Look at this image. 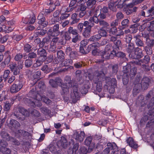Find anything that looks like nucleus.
<instances>
[{"instance_id": "nucleus-1", "label": "nucleus", "mask_w": 154, "mask_h": 154, "mask_svg": "<svg viewBox=\"0 0 154 154\" xmlns=\"http://www.w3.org/2000/svg\"><path fill=\"white\" fill-rule=\"evenodd\" d=\"M51 9H45L42 11L38 15L37 19L38 20V26L37 27V29L39 30L42 28H43L44 27L46 26L48 24V21H46L45 18L44 16L43 15H47L49 14L53 11Z\"/></svg>"}, {"instance_id": "nucleus-2", "label": "nucleus", "mask_w": 154, "mask_h": 154, "mask_svg": "<svg viewBox=\"0 0 154 154\" xmlns=\"http://www.w3.org/2000/svg\"><path fill=\"white\" fill-rule=\"evenodd\" d=\"M59 28V24H56L54 25L52 28L48 30L47 34L48 35L52 37L57 36L60 33Z\"/></svg>"}, {"instance_id": "nucleus-3", "label": "nucleus", "mask_w": 154, "mask_h": 154, "mask_svg": "<svg viewBox=\"0 0 154 154\" xmlns=\"http://www.w3.org/2000/svg\"><path fill=\"white\" fill-rule=\"evenodd\" d=\"M78 88L77 85H74L72 87L73 91L70 94V97L74 103H76L79 98V93Z\"/></svg>"}, {"instance_id": "nucleus-4", "label": "nucleus", "mask_w": 154, "mask_h": 154, "mask_svg": "<svg viewBox=\"0 0 154 154\" xmlns=\"http://www.w3.org/2000/svg\"><path fill=\"white\" fill-rule=\"evenodd\" d=\"M39 97H40V95L37 93L36 89H32L29 92L27 97H26L24 101L25 103L28 104V102L26 101V99H29L30 101L33 100V99H35Z\"/></svg>"}, {"instance_id": "nucleus-5", "label": "nucleus", "mask_w": 154, "mask_h": 154, "mask_svg": "<svg viewBox=\"0 0 154 154\" xmlns=\"http://www.w3.org/2000/svg\"><path fill=\"white\" fill-rule=\"evenodd\" d=\"M151 83V79L147 77L144 76L141 81V86L142 89L143 90L146 89Z\"/></svg>"}, {"instance_id": "nucleus-6", "label": "nucleus", "mask_w": 154, "mask_h": 154, "mask_svg": "<svg viewBox=\"0 0 154 154\" xmlns=\"http://www.w3.org/2000/svg\"><path fill=\"white\" fill-rule=\"evenodd\" d=\"M23 83L21 80H20L18 84H14L10 88V91L12 93H16L19 91L22 88Z\"/></svg>"}, {"instance_id": "nucleus-7", "label": "nucleus", "mask_w": 154, "mask_h": 154, "mask_svg": "<svg viewBox=\"0 0 154 154\" xmlns=\"http://www.w3.org/2000/svg\"><path fill=\"white\" fill-rule=\"evenodd\" d=\"M135 48L134 43H131L128 44L126 48V50L129 54V56L130 58H134V52Z\"/></svg>"}, {"instance_id": "nucleus-8", "label": "nucleus", "mask_w": 154, "mask_h": 154, "mask_svg": "<svg viewBox=\"0 0 154 154\" xmlns=\"http://www.w3.org/2000/svg\"><path fill=\"white\" fill-rule=\"evenodd\" d=\"M67 31L70 34H72L73 35H75L72 38V42L74 43H76L78 41L79 35L77 30L73 29L72 27H70Z\"/></svg>"}, {"instance_id": "nucleus-9", "label": "nucleus", "mask_w": 154, "mask_h": 154, "mask_svg": "<svg viewBox=\"0 0 154 154\" xmlns=\"http://www.w3.org/2000/svg\"><path fill=\"white\" fill-rule=\"evenodd\" d=\"M9 67L11 71L13 72L14 75H19L20 74V70L18 69L16 63H10L9 65Z\"/></svg>"}, {"instance_id": "nucleus-10", "label": "nucleus", "mask_w": 154, "mask_h": 154, "mask_svg": "<svg viewBox=\"0 0 154 154\" xmlns=\"http://www.w3.org/2000/svg\"><path fill=\"white\" fill-rule=\"evenodd\" d=\"M140 36L139 35H134L133 39L136 45L139 47H144L145 44L143 41L141 39Z\"/></svg>"}, {"instance_id": "nucleus-11", "label": "nucleus", "mask_w": 154, "mask_h": 154, "mask_svg": "<svg viewBox=\"0 0 154 154\" xmlns=\"http://www.w3.org/2000/svg\"><path fill=\"white\" fill-rule=\"evenodd\" d=\"M73 136L75 139L82 142L85 138V135L84 131H81L79 134L76 131H74Z\"/></svg>"}, {"instance_id": "nucleus-12", "label": "nucleus", "mask_w": 154, "mask_h": 154, "mask_svg": "<svg viewBox=\"0 0 154 154\" xmlns=\"http://www.w3.org/2000/svg\"><path fill=\"white\" fill-rule=\"evenodd\" d=\"M40 99V97H39L35 99H33V100L32 101H30L29 99H27L26 101L28 102V104L33 107H34L35 106H40L42 105V104L39 101Z\"/></svg>"}, {"instance_id": "nucleus-13", "label": "nucleus", "mask_w": 154, "mask_h": 154, "mask_svg": "<svg viewBox=\"0 0 154 154\" xmlns=\"http://www.w3.org/2000/svg\"><path fill=\"white\" fill-rule=\"evenodd\" d=\"M20 126V123L14 119L10 120L9 124V127L12 130H14L18 128Z\"/></svg>"}, {"instance_id": "nucleus-14", "label": "nucleus", "mask_w": 154, "mask_h": 154, "mask_svg": "<svg viewBox=\"0 0 154 154\" xmlns=\"http://www.w3.org/2000/svg\"><path fill=\"white\" fill-rule=\"evenodd\" d=\"M0 135L3 139L7 141H9L11 139L14 138L10 137L8 133L4 130H2L1 131Z\"/></svg>"}, {"instance_id": "nucleus-15", "label": "nucleus", "mask_w": 154, "mask_h": 154, "mask_svg": "<svg viewBox=\"0 0 154 154\" xmlns=\"http://www.w3.org/2000/svg\"><path fill=\"white\" fill-rule=\"evenodd\" d=\"M102 57L106 60L112 59L114 57L113 52L103 51L101 53Z\"/></svg>"}, {"instance_id": "nucleus-16", "label": "nucleus", "mask_w": 154, "mask_h": 154, "mask_svg": "<svg viewBox=\"0 0 154 154\" xmlns=\"http://www.w3.org/2000/svg\"><path fill=\"white\" fill-rule=\"evenodd\" d=\"M37 54L40 56V57L41 58L42 57L43 59L45 60L46 59L47 53L45 49L42 48H38L37 51Z\"/></svg>"}, {"instance_id": "nucleus-17", "label": "nucleus", "mask_w": 154, "mask_h": 154, "mask_svg": "<svg viewBox=\"0 0 154 154\" xmlns=\"http://www.w3.org/2000/svg\"><path fill=\"white\" fill-rule=\"evenodd\" d=\"M114 45L112 47L113 50L112 51H114L115 50L120 51L122 46L121 41L119 40H117L114 43Z\"/></svg>"}, {"instance_id": "nucleus-18", "label": "nucleus", "mask_w": 154, "mask_h": 154, "mask_svg": "<svg viewBox=\"0 0 154 154\" xmlns=\"http://www.w3.org/2000/svg\"><path fill=\"white\" fill-rule=\"evenodd\" d=\"M79 147V144L78 143H76L73 146L72 149H70L69 150L68 152L69 154H76L79 153V150H78Z\"/></svg>"}, {"instance_id": "nucleus-19", "label": "nucleus", "mask_w": 154, "mask_h": 154, "mask_svg": "<svg viewBox=\"0 0 154 154\" xmlns=\"http://www.w3.org/2000/svg\"><path fill=\"white\" fill-rule=\"evenodd\" d=\"M127 143L129 146L133 149H136L138 147V145L134 141V140L131 137H129L127 140Z\"/></svg>"}, {"instance_id": "nucleus-20", "label": "nucleus", "mask_w": 154, "mask_h": 154, "mask_svg": "<svg viewBox=\"0 0 154 154\" xmlns=\"http://www.w3.org/2000/svg\"><path fill=\"white\" fill-rule=\"evenodd\" d=\"M60 146L63 148H66L68 146V143L66 139L64 137H62L61 140L59 143Z\"/></svg>"}, {"instance_id": "nucleus-21", "label": "nucleus", "mask_w": 154, "mask_h": 154, "mask_svg": "<svg viewBox=\"0 0 154 154\" xmlns=\"http://www.w3.org/2000/svg\"><path fill=\"white\" fill-rule=\"evenodd\" d=\"M99 25L100 26H102L101 28H103V29H107L109 28L110 27L109 23L104 20H100Z\"/></svg>"}, {"instance_id": "nucleus-22", "label": "nucleus", "mask_w": 154, "mask_h": 154, "mask_svg": "<svg viewBox=\"0 0 154 154\" xmlns=\"http://www.w3.org/2000/svg\"><path fill=\"white\" fill-rule=\"evenodd\" d=\"M107 29V31L109 33V36H111L112 35H116L117 32V29L116 27H112L111 28L110 26L109 28H108Z\"/></svg>"}, {"instance_id": "nucleus-23", "label": "nucleus", "mask_w": 154, "mask_h": 154, "mask_svg": "<svg viewBox=\"0 0 154 154\" xmlns=\"http://www.w3.org/2000/svg\"><path fill=\"white\" fill-rule=\"evenodd\" d=\"M61 87L63 91V93L64 94H66L68 93L69 89L70 87L67 85L66 84L63 83L61 84Z\"/></svg>"}, {"instance_id": "nucleus-24", "label": "nucleus", "mask_w": 154, "mask_h": 154, "mask_svg": "<svg viewBox=\"0 0 154 154\" xmlns=\"http://www.w3.org/2000/svg\"><path fill=\"white\" fill-rule=\"evenodd\" d=\"M45 60L40 57H38L36 60L35 62L33 64L34 66L37 67L42 65Z\"/></svg>"}, {"instance_id": "nucleus-25", "label": "nucleus", "mask_w": 154, "mask_h": 154, "mask_svg": "<svg viewBox=\"0 0 154 154\" xmlns=\"http://www.w3.org/2000/svg\"><path fill=\"white\" fill-rule=\"evenodd\" d=\"M5 146L0 148V152L3 154H11V149Z\"/></svg>"}, {"instance_id": "nucleus-26", "label": "nucleus", "mask_w": 154, "mask_h": 154, "mask_svg": "<svg viewBox=\"0 0 154 154\" xmlns=\"http://www.w3.org/2000/svg\"><path fill=\"white\" fill-rule=\"evenodd\" d=\"M119 51H117L116 50H115L114 51H112L113 53L114 56H115L121 58H125L126 56L125 54L123 52Z\"/></svg>"}, {"instance_id": "nucleus-27", "label": "nucleus", "mask_w": 154, "mask_h": 154, "mask_svg": "<svg viewBox=\"0 0 154 154\" xmlns=\"http://www.w3.org/2000/svg\"><path fill=\"white\" fill-rule=\"evenodd\" d=\"M65 82L64 84H66L69 87H71L72 86V81L71 80V78L70 76H66L64 79Z\"/></svg>"}, {"instance_id": "nucleus-28", "label": "nucleus", "mask_w": 154, "mask_h": 154, "mask_svg": "<svg viewBox=\"0 0 154 154\" xmlns=\"http://www.w3.org/2000/svg\"><path fill=\"white\" fill-rule=\"evenodd\" d=\"M137 48L138 49V51L137 52H134V56H135V57L134 58H131L132 59H135V58H140L142 57L143 56V52L142 50L139 48L138 47Z\"/></svg>"}, {"instance_id": "nucleus-29", "label": "nucleus", "mask_w": 154, "mask_h": 154, "mask_svg": "<svg viewBox=\"0 0 154 154\" xmlns=\"http://www.w3.org/2000/svg\"><path fill=\"white\" fill-rule=\"evenodd\" d=\"M89 24V22L88 21H85L83 23H79L78 25V29L80 32H82L83 28V27H86Z\"/></svg>"}, {"instance_id": "nucleus-30", "label": "nucleus", "mask_w": 154, "mask_h": 154, "mask_svg": "<svg viewBox=\"0 0 154 154\" xmlns=\"http://www.w3.org/2000/svg\"><path fill=\"white\" fill-rule=\"evenodd\" d=\"M109 66H111L112 68V74L114 75L116 74L119 70L118 64H116L113 65L111 64L109 65Z\"/></svg>"}, {"instance_id": "nucleus-31", "label": "nucleus", "mask_w": 154, "mask_h": 154, "mask_svg": "<svg viewBox=\"0 0 154 154\" xmlns=\"http://www.w3.org/2000/svg\"><path fill=\"white\" fill-rule=\"evenodd\" d=\"M105 29H103V28H100L98 31V33L101 35V37H106L108 36L107 31H106Z\"/></svg>"}, {"instance_id": "nucleus-32", "label": "nucleus", "mask_w": 154, "mask_h": 154, "mask_svg": "<svg viewBox=\"0 0 154 154\" xmlns=\"http://www.w3.org/2000/svg\"><path fill=\"white\" fill-rule=\"evenodd\" d=\"M101 38V35L98 33V34L93 35L89 39V41L91 42H97Z\"/></svg>"}, {"instance_id": "nucleus-33", "label": "nucleus", "mask_w": 154, "mask_h": 154, "mask_svg": "<svg viewBox=\"0 0 154 154\" xmlns=\"http://www.w3.org/2000/svg\"><path fill=\"white\" fill-rule=\"evenodd\" d=\"M96 0H88L86 1V5L88 8H91L96 4Z\"/></svg>"}, {"instance_id": "nucleus-34", "label": "nucleus", "mask_w": 154, "mask_h": 154, "mask_svg": "<svg viewBox=\"0 0 154 154\" xmlns=\"http://www.w3.org/2000/svg\"><path fill=\"white\" fill-rule=\"evenodd\" d=\"M38 86L42 92H44L45 91L46 89V86L43 82L41 81L39 82L38 83Z\"/></svg>"}, {"instance_id": "nucleus-35", "label": "nucleus", "mask_w": 154, "mask_h": 154, "mask_svg": "<svg viewBox=\"0 0 154 154\" xmlns=\"http://www.w3.org/2000/svg\"><path fill=\"white\" fill-rule=\"evenodd\" d=\"M131 69L130 65V64H127L126 66H123L122 72L123 73V74L128 75L129 71Z\"/></svg>"}, {"instance_id": "nucleus-36", "label": "nucleus", "mask_w": 154, "mask_h": 154, "mask_svg": "<svg viewBox=\"0 0 154 154\" xmlns=\"http://www.w3.org/2000/svg\"><path fill=\"white\" fill-rule=\"evenodd\" d=\"M61 61V66H65L67 67H68L69 64H72V61L71 59H65Z\"/></svg>"}, {"instance_id": "nucleus-37", "label": "nucleus", "mask_w": 154, "mask_h": 154, "mask_svg": "<svg viewBox=\"0 0 154 154\" xmlns=\"http://www.w3.org/2000/svg\"><path fill=\"white\" fill-rule=\"evenodd\" d=\"M153 15H154V6H152L146 12V16L147 17H149Z\"/></svg>"}, {"instance_id": "nucleus-38", "label": "nucleus", "mask_w": 154, "mask_h": 154, "mask_svg": "<svg viewBox=\"0 0 154 154\" xmlns=\"http://www.w3.org/2000/svg\"><path fill=\"white\" fill-rule=\"evenodd\" d=\"M80 52L83 54H87L90 51L89 47H80Z\"/></svg>"}, {"instance_id": "nucleus-39", "label": "nucleus", "mask_w": 154, "mask_h": 154, "mask_svg": "<svg viewBox=\"0 0 154 154\" xmlns=\"http://www.w3.org/2000/svg\"><path fill=\"white\" fill-rule=\"evenodd\" d=\"M32 49V46L28 44H26L24 45L23 50L26 53H29L31 51Z\"/></svg>"}, {"instance_id": "nucleus-40", "label": "nucleus", "mask_w": 154, "mask_h": 154, "mask_svg": "<svg viewBox=\"0 0 154 154\" xmlns=\"http://www.w3.org/2000/svg\"><path fill=\"white\" fill-rule=\"evenodd\" d=\"M125 0H118L116 2L117 3V6L118 8H122L125 6Z\"/></svg>"}, {"instance_id": "nucleus-41", "label": "nucleus", "mask_w": 154, "mask_h": 154, "mask_svg": "<svg viewBox=\"0 0 154 154\" xmlns=\"http://www.w3.org/2000/svg\"><path fill=\"white\" fill-rule=\"evenodd\" d=\"M33 64L32 59L28 58L26 59L24 62L25 66L26 68H29L31 67Z\"/></svg>"}, {"instance_id": "nucleus-42", "label": "nucleus", "mask_w": 154, "mask_h": 154, "mask_svg": "<svg viewBox=\"0 0 154 154\" xmlns=\"http://www.w3.org/2000/svg\"><path fill=\"white\" fill-rule=\"evenodd\" d=\"M57 57L61 61L63 60L64 58V54L62 50L58 51L57 52Z\"/></svg>"}, {"instance_id": "nucleus-43", "label": "nucleus", "mask_w": 154, "mask_h": 154, "mask_svg": "<svg viewBox=\"0 0 154 154\" xmlns=\"http://www.w3.org/2000/svg\"><path fill=\"white\" fill-rule=\"evenodd\" d=\"M100 46V44L98 42H95L90 45L88 47L90 51L91 50L97 49Z\"/></svg>"}, {"instance_id": "nucleus-44", "label": "nucleus", "mask_w": 154, "mask_h": 154, "mask_svg": "<svg viewBox=\"0 0 154 154\" xmlns=\"http://www.w3.org/2000/svg\"><path fill=\"white\" fill-rule=\"evenodd\" d=\"M90 88L88 85H85L81 88L80 91L83 94H86L88 91V89Z\"/></svg>"}, {"instance_id": "nucleus-45", "label": "nucleus", "mask_w": 154, "mask_h": 154, "mask_svg": "<svg viewBox=\"0 0 154 154\" xmlns=\"http://www.w3.org/2000/svg\"><path fill=\"white\" fill-rule=\"evenodd\" d=\"M18 110L20 113L25 116H29V112L24 108L22 107H19Z\"/></svg>"}, {"instance_id": "nucleus-46", "label": "nucleus", "mask_w": 154, "mask_h": 154, "mask_svg": "<svg viewBox=\"0 0 154 154\" xmlns=\"http://www.w3.org/2000/svg\"><path fill=\"white\" fill-rule=\"evenodd\" d=\"M114 2H113L112 0L108 4V7L113 12H116L117 9L114 6Z\"/></svg>"}, {"instance_id": "nucleus-47", "label": "nucleus", "mask_w": 154, "mask_h": 154, "mask_svg": "<svg viewBox=\"0 0 154 154\" xmlns=\"http://www.w3.org/2000/svg\"><path fill=\"white\" fill-rule=\"evenodd\" d=\"M129 75L127 74H123L122 76L123 83L124 85H126L128 84L129 82Z\"/></svg>"}, {"instance_id": "nucleus-48", "label": "nucleus", "mask_w": 154, "mask_h": 154, "mask_svg": "<svg viewBox=\"0 0 154 154\" xmlns=\"http://www.w3.org/2000/svg\"><path fill=\"white\" fill-rule=\"evenodd\" d=\"M141 89V87L140 86V85L139 84L137 83L134 86L133 89V92L135 93H138L140 92Z\"/></svg>"}, {"instance_id": "nucleus-49", "label": "nucleus", "mask_w": 154, "mask_h": 154, "mask_svg": "<svg viewBox=\"0 0 154 154\" xmlns=\"http://www.w3.org/2000/svg\"><path fill=\"white\" fill-rule=\"evenodd\" d=\"M144 49L146 52L147 55H151L152 53V48L146 46H144Z\"/></svg>"}, {"instance_id": "nucleus-50", "label": "nucleus", "mask_w": 154, "mask_h": 154, "mask_svg": "<svg viewBox=\"0 0 154 154\" xmlns=\"http://www.w3.org/2000/svg\"><path fill=\"white\" fill-rule=\"evenodd\" d=\"M137 69L135 67L132 68L130 70V72L129 74L130 78L132 79L134 77L137 73Z\"/></svg>"}, {"instance_id": "nucleus-51", "label": "nucleus", "mask_w": 154, "mask_h": 154, "mask_svg": "<svg viewBox=\"0 0 154 154\" xmlns=\"http://www.w3.org/2000/svg\"><path fill=\"white\" fill-rule=\"evenodd\" d=\"M59 38L57 37V36L54 37L53 38L51 42L53 43L54 45H56V44L58 43H61L60 44L62 45H64L65 43H63V41H61V42H58L59 40Z\"/></svg>"}, {"instance_id": "nucleus-52", "label": "nucleus", "mask_w": 154, "mask_h": 154, "mask_svg": "<svg viewBox=\"0 0 154 154\" xmlns=\"http://www.w3.org/2000/svg\"><path fill=\"white\" fill-rule=\"evenodd\" d=\"M129 21L128 19L123 20L121 22L122 26L123 28H126L128 26Z\"/></svg>"}, {"instance_id": "nucleus-53", "label": "nucleus", "mask_w": 154, "mask_h": 154, "mask_svg": "<svg viewBox=\"0 0 154 154\" xmlns=\"http://www.w3.org/2000/svg\"><path fill=\"white\" fill-rule=\"evenodd\" d=\"M146 46L152 48L154 46V39H146Z\"/></svg>"}, {"instance_id": "nucleus-54", "label": "nucleus", "mask_w": 154, "mask_h": 154, "mask_svg": "<svg viewBox=\"0 0 154 154\" xmlns=\"http://www.w3.org/2000/svg\"><path fill=\"white\" fill-rule=\"evenodd\" d=\"M91 30L85 28L83 33V35L85 38L89 37L90 35Z\"/></svg>"}, {"instance_id": "nucleus-55", "label": "nucleus", "mask_w": 154, "mask_h": 154, "mask_svg": "<svg viewBox=\"0 0 154 154\" xmlns=\"http://www.w3.org/2000/svg\"><path fill=\"white\" fill-rule=\"evenodd\" d=\"M143 64H148L150 61V57L148 55H145L143 59H141Z\"/></svg>"}, {"instance_id": "nucleus-56", "label": "nucleus", "mask_w": 154, "mask_h": 154, "mask_svg": "<svg viewBox=\"0 0 154 154\" xmlns=\"http://www.w3.org/2000/svg\"><path fill=\"white\" fill-rule=\"evenodd\" d=\"M90 76L91 75L89 76V79L91 80H92L93 79L94 82L95 84L99 83V82H101L100 80V78L95 77L94 76L93 77H91Z\"/></svg>"}, {"instance_id": "nucleus-57", "label": "nucleus", "mask_w": 154, "mask_h": 154, "mask_svg": "<svg viewBox=\"0 0 154 154\" xmlns=\"http://www.w3.org/2000/svg\"><path fill=\"white\" fill-rule=\"evenodd\" d=\"M27 56L28 58L30 59H31L33 58H35L37 57V54L34 52H29V53L27 54Z\"/></svg>"}, {"instance_id": "nucleus-58", "label": "nucleus", "mask_w": 154, "mask_h": 154, "mask_svg": "<svg viewBox=\"0 0 154 154\" xmlns=\"http://www.w3.org/2000/svg\"><path fill=\"white\" fill-rule=\"evenodd\" d=\"M6 141L3 139H0V148L8 146V144Z\"/></svg>"}, {"instance_id": "nucleus-59", "label": "nucleus", "mask_w": 154, "mask_h": 154, "mask_svg": "<svg viewBox=\"0 0 154 154\" xmlns=\"http://www.w3.org/2000/svg\"><path fill=\"white\" fill-rule=\"evenodd\" d=\"M100 19H98L97 16H94L93 17H91L90 18L89 21L91 22H93L96 24H97L100 23Z\"/></svg>"}, {"instance_id": "nucleus-60", "label": "nucleus", "mask_w": 154, "mask_h": 154, "mask_svg": "<svg viewBox=\"0 0 154 154\" xmlns=\"http://www.w3.org/2000/svg\"><path fill=\"white\" fill-rule=\"evenodd\" d=\"M104 73L102 71H96L95 72L94 76L100 78L101 77L104 76Z\"/></svg>"}, {"instance_id": "nucleus-61", "label": "nucleus", "mask_w": 154, "mask_h": 154, "mask_svg": "<svg viewBox=\"0 0 154 154\" xmlns=\"http://www.w3.org/2000/svg\"><path fill=\"white\" fill-rule=\"evenodd\" d=\"M23 54L21 53L16 54L14 57V60L16 61H20L21 59L23 57Z\"/></svg>"}, {"instance_id": "nucleus-62", "label": "nucleus", "mask_w": 154, "mask_h": 154, "mask_svg": "<svg viewBox=\"0 0 154 154\" xmlns=\"http://www.w3.org/2000/svg\"><path fill=\"white\" fill-rule=\"evenodd\" d=\"M87 7V6L85 5H82L77 8L76 11L86 12Z\"/></svg>"}, {"instance_id": "nucleus-63", "label": "nucleus", "mask_w": 154, "mask_h": 154, "mask_svg": "<svg viewBox=\"0 0 154 154\" xmlns=\"http://www.w3.org/2000/svg\"><path fill=\"white\" fill-rule=\"evenodd\" d=\"M41 111L45 115H47L50 112V110L48 109L46 107H42L40 108Z\"/></svg>"}, {"instance_id": "nucleus-64", "label": "nucleus", "mask_w": 154, "mask_h": 154, "mask_svg": "<svg viewBox=\"0 0 154 154\" xmlns=\"http://www.w3.org/2000/svg\"><path fill=\"white\" fill-rule=\"evenodd\" d=\"M78 54L77 52L75 51H71L69 54V56L70 58L74 59L77 57Z\"/></svg>"}]
</instances>
